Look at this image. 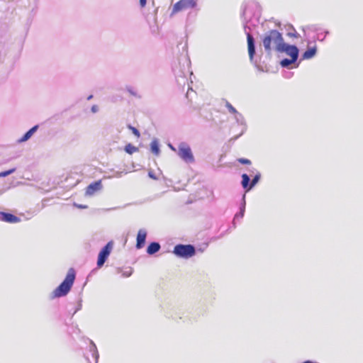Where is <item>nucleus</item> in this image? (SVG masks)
I'll list each match as a JSON object with an SVG mask.
<instances>
[{"label":"nucleus","instance_id":"f257e3e1","mask_svg":"<svg viewBox=\"0 0 363 363\" xmlns=\"http://www.w3.org/2000/svg\"><path fill=\"white\" fill-rule=\"evenodd\" d=\"M190 65L191 61L186 55L178 57L172 65V71L177 84L181 87H184L186 84L188 86L186 98L189 96V90L193 91L189 86L188 78L193 74V72L190 71Z\"/></svg>","mask_w":363,"mask_h":363},{"label":"nucleus","instance_id":"f03ea898","mask_svg":"<svg viewBox=\"0 0 363 363\" xmlns=\"http://www.w3.org/2000/svg\"><path fill=\"white\" fill-rule=\"evenodd\" d=\"M76 278V272L70 268L61 284L53 291L52 298H60L66 296L71 290Z\"/></svg>","mask_w":363,"mask_h":363},{"label":"nucleus","instance_id":"7ed1b4c3","mask_svg":"<svg viewBox=\"0 0 363 363\" xmlns=\"http://www.w3.org/2000/svg\"><path fill=\"white\" fill-rule=\"evenodd\" d=\"M283 38L282 34L277 30H270L265 33L262 38V43L266 52L270 54L272 50V44L274 43L275 46H277Z\"/></svg>","mask_w":363,"mask_h":363},{"label":"nucleus","instance_id":"20e7f679","mask_svg":"<svg viewBox=\"0 0 363 363\" xmlns=\"http://www.w3.org/2000/svg\"><path fill=\"white\" fill-rule=\"evenodd\" d=\"M178 157L186 164L195 162V158L190 145L186 142H181L177 147Z\"/></svg>","mask_w":363,"mask_h":363},{"label":"nucleus","instance_id":"39448f33","mask_svg":"<svg viewBox=\"0 0 363 363\" xmlns=\"http://www.w3.org/2000/svg\"><path fill=\"white\" fill-rule=\"evenodd\" d=\"M173 253L178 257L189 259L196 255V248L190 244H177L174 247Z\"/></svg>","mask_w":363,"mask_h":363},{"label":"nucleus","instance_id":"423d86ee","mask_svg":"<svg viewBox=\"0 0 363 363\" xmlns=\"http://www.w3.org/2000/svg\"><path fill=\"white\" fill-rule=\"evenodd\" d=\"M275 50L280 53H285L290 57L298 58L299 50L295 45H290L284 42V38L281 43H279L275 48Z\"/></svg>","mask_w":363,"mask_h":363},{"label":"nucleus","instance_id":"0eeeda50","mask_svg":"<svg viewBox=\"0 0 363 363\" xmlns=\"http://www.w3.org/2000/svg\"><path fill=\"white\" fill-rule=\"evenodd\" d=\"M113 241H109L100 250L98 255L96 262L98 269L101 268L104 266V263L106 262L113 249Z\"/></svg>","mask_w":363,"mask_h":363},{"label":"nucleus","instance_id":"6e6552de","mask_svg":"<svg viewBox=\"0 0 363 363\" xmlns=\"http://www.w3.org/2000/svg\"><path fill=\"white\" fill-rule=\"evenodd\" d=\"M242 181H241V185L242 188L246 191H250L260 180L261 179V174L259 172H257L253 177V179L251 180L250 176L244 173L241 175Z\"/></svg>","mask_w":363,"mask_h":363},{"label":"nucleus","instance_id":"1a4fd4ad","mask_svg":"<svg viewBox=\"0 0 363 363\" xmlns=\"http://www.w3.org/2000/svg\"><path fill=\"white\" fill-rule=\"evenodd\" d=\"M196 6V2L195 0H179L173 6L170 16H172L184 9L194 8Z\"/></svg>","mask_w":363,"mask_h":363},{"label":"nucleus","instance_id":"9d476101","mask_svg":"<svg viewBox=\"0 0 363 363\" xmlns=\"http://www.w3.org/2000/svg\"><path fill=\"white\" fill-rule=\"evenodd\" d=\"M247 41V50L249 54V58L251 62H253L255 55L256 53V45L254 37L250 33L246 32Z\"/></svg>","mask_w":363,"mask_h":363},{"label":"nucleus","instance_id":"9b49d317","mask_svg":"<svg viewBox=\"0 0 363 363\" xmlns=\"http://www.w3.org/2000/svg\"><path fill=\"white\" fill-rule=\"evenodd\" d=\"M0 220L8 223H17L21 218L11 213L0 211Z\"/></svg>","mask_w":363,"mask_h":363},{"label":"nucleus","instance_id":"f8f14e48","mask_svg":"<svg viewBox=\"0 0 363 363\" xmlns=\"http://www.w3.org/2000/svg\"><path fill=\"white\" fill-rule=\"evenodd\" d=\"M147 233L146 231V230L145 229H140L138 232V234H137V238H136V245H135V247L137 249H142L145 245V242H146V238H147Z\"/></svg>","mask_w":363,"mask_h":363},{"label":"nucleus","instance_id":"ddd939ff","mask_svg":"<svg viewBox=\"0 0 363 363\" xmlns=\"http://www.w3.org/2000/svg\"><path fill=\"white\" fill-rule=\"evenodd\" d=\"M234 118L238 125L243 126L241 133L231 139L235 140L245 132L247 129V125L244 116H242V113H239L238 111L235 114H234Z\"/></svg>","mask_w":363,"mask_h":363},{"label":"nucleus","instance_id":"4468645a","mask_svg":"<svg viewBox=\"0 0 363 363\" xmlns=\"http://www.w3.org/2000/svg\"><path fill=\"white\" fill-rule=\"evenodd\" d=\"M102 188V184L101 180L95 181L90 184L88 185V186L86 189V195L91 196L93 195L96 191L101 189Z\"/></svg>","mask_w":363,"mask_h":363},{"label":"nucleus","instance_id":"2eb2a0df","mask_svg":"<svg viewBox=\"0 0 363 363\" xmlns=\"http://www.w3.org/2000/svg\"><path fill=\"white\" fill-rule=\"evenodd\" d=\"M39 125H35L26 131L23 135L18 140V143H22L28 140L38 130Z\"/></svg>","mask_w":363,"mask_h":363},{"label":"nucleus","instance_id":"dca6fc26","mask_svg":"<svg viewBox=\"0 0 363 363\" xmlns=\"http://www.w3.org/2000/svg\"><path fill=\"white\" fill-rule=\"evenodd\" d=\"M161 248L160 244L157 242H150L147 247V253L150 255H152L160 251Z\"/></svg>","mask_w":363,"mask_h":363},{"label":"nucleus","instance_id":"f3484780","mask_svg":"<svg viewBox=\"0 0 363 363\" xmlns=\"http://www.w3.org/2000/svg\"><path fill=\"white\" fill-rule=\"evenodd\" d=\"M317 52V48L315 46L308 48L303 54L302 60H309L313 58Z\"/></svg>","mask_w":363,"mask_h":363},{"label":"nucleus","instance_id":"a211bd4d","mask_svg":"<svg viewBox=\"0 0 363 363\" xmlns=\"http://www.w3.org/2000/svg\"><path fill=\"white\" fill-rule=\"evenodd\" d=\"M150 150L154 155L157 156H158L160 154V144L157 138H154L152 140L150 143Z\"/></svg>","mask_w":363,"mask_h":363},{"label":"nucleus","instance_id":"6ab92c4d","mask_svg":"<svg viewBox=\"0 0 363 363\" xmlns=\"http://www.w3.org/2000/svg\"><path fill=\"white\" fill-rule=\"evenodd\" d=\"M245 205H246L245 194H244L242 196V203L240 204V211L235 214L234 220L239 218H242L244 216L245 211Z\"/></svg>","mask_w":363,"mask_h":363},{"label":"nucleus","instance_id":"aec40b11","mask_svg":"<svg viewBox=\"0 0 363 363\" xmlns=\"http://www.w3.org/2000/svg\"><path fill=\"white\" fill-rule=\"evenodd\" d=\"M298 58L296 57H290L289 58H284L280 61V65L284 68H289L290 65L293 63H295L297 61Z\"/></svg>","mask_w":363,"mask_h":363},{"label":"nucleus","instance_id":"412c9836","mask_svg":"<svg viewBox=\"0 0 363 363\" xmlns=\"http://www.w3.org/2000/svg\"><path fill=\"white\" fill-rule=\"evenodd\" d=\"M124 150L126 153L129 155H132L133 153L138 152V148L134 145H133L131 143H128L125 146Z\"/></svg>","mask_w":363,"mask_h":363},{"label":"nucleus","instance_id":"4be33fe9","mask_svg":"<svg viewBox=\"0 0 363 363\" xmlns=\"http://www.w3.org/2000/svg\"><path fill=\"white\" fill-rule=\"evenodd\" d=\"M90 352H92V355L95 358L96 362H97L99 355L96 345L91 340V345H90Z\"/></svg>","mask_w":363,"mask_h":363},{"label":"nucleus","instance_id":"5701e85b","mask_svg":"<svg viewBox=\"0 0 363 363\" xmlns=\"http://www.w3.org/2000/svg\"><path fill=\"white\" fill-rule=\"evenodd\" d=\"M225 107L228 108V111L232 114H235L238 112L235 108L233 107L232 104L228 101H225Z\"/></svg>","mask_w":363,"mask_h":363},{"label":"nucleus","instance_id":"b1692460","mask_svg":"<svg viewBox=\"0 0 363 363\" xmlns=\"http://www.w3.org/2000/svg\"><path fill=\"white\" fill-rule=\"evenodd\" d=\"M127 127L129 130L132 131L133 134L135 136H136L137 138H139L140 136V131L135 127H133L130 124H128Z\"/></svg>","mask_w":363,"mask_h":363},{"label":"nucleus","instance_id":"393cba45","mask_svg":"<svg viewBox=\"0 0 363 363\" xmlns=\"http://www.w3.org/2000/svg\"><path fill=\"white\" fill-rule=\"evenodd\" d=\"M16 168H12L9 170L3 171L0 172V177H6L12 173L15 172Z\"/></svg>","mask_w":363,"mask_h":363},{"label":"nucleus","instance_id":"a878e982","mask_svg":"<svg viewBox=\"0 0 363 363\" xmlns=\"http://www.w3.org/2000/svg\"><path fill=\"white\" fill-rule=\"evenodd\" d=\"M238 162H240L242 164L250 165L252 163L251 161L249 159L242 158V157L238 159Z\"/></svg>","mask_w":363,"mask_h":363},{"label":"nucleus","instance_id":"bb28decb","mask_svg":"<svg viewBox=\"0 0 363 363\" xmlns=\"http://www.w3.org/2000/svg\"><path fill=\"white\" fill-rule=\"evenodd\" d=\"M133 274V269L132 268H130L128 270L123 271L122 272V276L123 277H129Z\"/></svg>","mask_w":363,"mask_h":363},{"label":"nucleus","instance_id":"cd10ccee","mask_svg":"<svg viewBox=\"0 0 363 363\" xmlns=\"http://www.w3.org/2000/svg\"><path fill=\"white\" fill-rule=\"evenodd\" d=\"M148 176L150 178L154 179V180H157V177H156L155 174L152 172V171H150L148 172Z\"/></svg>","mask_w":363,"mask_h":363},{"label":"nucleus","instance_id":"c85d7f7f","mask_svg":"<svg viewBox=\"0 0 363 363\" xmlns=\"http://www.w3.org/2000/svg\"><path fill=\"white\" fill-rule=\"evenodd\" d=\"M167 145L172 151L177 152V148H176L172 143H169Z\"/></svg>","mask_w":363,"mask_h":363},{"label":"nucleus","instance_id":"c756f323","mask_svg":"<svg viewBox=\"0 0 363 363\" xmlns=\"http://www.w3.org/2000/svg\"><path fill=\"white\" fill-rule=\"evenodd\" d=\"M92 113H96L99 111V107L96 105H93L91 108Z\"/></svg>","mask_w":363,"mask_h":363},{"label":"nucleus","instance_id":"7c9ffc66","mask_svg":"<svg viewBox=\"0 0 363 363\" xmlns=\"http://www.w3.org/2000/svg\"><path fill=\"white\" fill-rule=\"evenodd\" d=\"M81 308H82V303H81V301H79L76 310L74 312V314L76 313L78 311L81 310Z\"/></svg>","mask_w":363,"mask_h":363},{"label":"nucleus","instance_id":"2f4dec72","mask_svg":"<svg viewBox=\"0 0 363 363\" xmlns=\"http://www.w3.org/2000/svg\"><path fill=\"white\" fill-rule=\"evenodd\" d=\"M146 0H140V5L141 7H144L146 5Z\"/></svg>","mask_w":363,"mask_h":363},{"label":"nucleus","instance_id":"473e14b6","mask_svg":"<svg viewBox=\"0 0 363 363\" xmlns=\"http://www.w3.org/2000/svg\"><path fill=\"white\" fill-rule=\"evenodd\" d=\"M288 35L291 36V37H297L298 34L295 31L294 33H288Z\"/></svg>","mask_w":363,"mask_h":363},{"label":"nucleus","instance_id":"72a5a7b5","mask_svg":"<svg viewBox=\"0 0 363 363\" xmlns=\"http://www.w3.org/2000/svg\"><path fill=\"white\" fill-rule=\"evenodd\" d=\"M128 92L131 94V95H133V96H135L136 94L133 91V89L131 88H129L128 89Z\"/></svg>","mask_w":363,"mask_h":363},{"label":"nucleus","instance_id":"f704fd0d","mask_svg":"<svg viewBox=\"0 0 363 363\" xmlns=\"http://www.w3.org/2000/svg\"><path fill=\"white\" fill-rule=\"evenodd\" d=\"M77 206H78L79 208H86V206H83V205H78Z\"/></svg>","mask_w":363,"mask_h":363},{"label":"nucleus","instance_id":"c9c22d12","mask_svg":"<svg viewBox=\"0 0 363 363\" xmlns=\"http://www.w3.org/2000/svg\"><path fill=\"white\" fill-rule=\"evenodd\" d=\"M92 98H93V96H92V95H89V96L87 97V100H91Z\"/></svg>","mask_w":363,"mask_h":363},{"label":"nucleus","instance_id":"e433bc0d","mask_svg":"<svg viewBox=\"0 0 363 363\" xmlns=\"http://www.w3.org/2000/svg\"><path fill=\"white\" fill-rule=\"evenodd\" d=\"M122 172H118V177H120L121 175Z\"/></svg>","mask_w":363,"mask_h":363},{"label":"nucleus","instance_id":"4c0bfd02","mask_svg":"<svg viewBox=\"0 0 363 363\" xmlns=\"http://www.w3.org/2000/svg\"><path fill=\"white\" fill-rule=\"evenodd\" d=\"M329 33V31L326 30L325 31V35H328Z\"/></svg>","mask_w":363,"mask_h":363},{"label":"nucleus","instance_id":"58836bf2","mask_svg":"<svg viewBox=\"0 0 363 363\" xmlns=\"http://www.w3.org/2000/svg\"><path fill=\"white\" fill-rule=\"evenodd\" d=\"M250 172H254V169H250L249 170Z\"/></svg>","mask_w":363,"mask_h":363}]
</instances>
